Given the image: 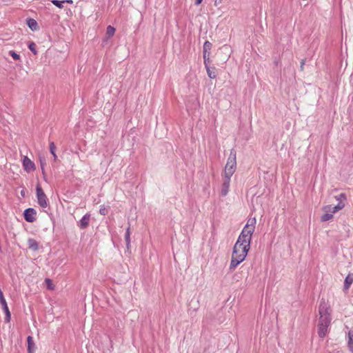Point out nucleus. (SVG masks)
Wrapping results in <instances>:
<instances>
[{"mask_svg": "<svg viewBox=\"0 0 353 353\" xmlns=\"http://www.w3.org/2000/svg\"><path fill=\"white\" fill-rule=\"evenodd\" d=\"M256 219H249L246 225L242 230L239 238L234 245L232 259L230 265V270H234L235 268L243 262L250 250L252 236L254 231Z\"/></svg>", "mask_w": 353, "mask_h": 353, "instance_id": "nucleus-1", "label": "nucleus"}, {"mask_svg": "<svg viewBox=\"0 0 353 353\" xmlns=\"http://www.w3.org/2000/svg\"><path fill=\"white\" fill-rule=\"evenodd\" d=\"M330 308L327 304L324 301H321L319 307V321L317 324L318 334L319 337L324 338L327 332L331 323V316Z\"/></svg>", "mask_w": 353, "mask_h": 353, "instance_id": "nucleus-2", "label": "nucleus"}, {"mask_svg": "<svg viewBox=\"0 0 353 353\" xmlns=\"http://www.w3.org/2000/svg\"><path fill=\"white\" fill-rule=\"evenodd\" d=\"M236 151L232 149L225 166L223 174L233 175L234 173L236 168Z\"/></svg>", "mask_w": 353, "mask_h": 353, "instance_id": "nucleus-3", "label": "nucleus"}, {"mask_svg": "<svg viewBox=\"0 0 353 353\" xmlns=\"http://www.w3.org/2000/svg\"><path fill=\"white\" fill-rule=\"evenodd\" d=\"M336 199L339 201V203L335 206L330 205H326L323 209L325 212L331 213L333 215L334 213L343 208L345 204L341 201V199L343 200L345 199V195L343 193H341L338 196H336Z\"/></svg>", "mask_w": 353, "mask_h": 353, "instance_id": "nucleus-4", "label": "nucleus"}, {"mask_svg": "<svg viewBox=\"0 0 353 353\" xmlns=\"http://www.w3.org/2000/svg\"><path fill=\"white\" fill-rule=\"evenodd\" d=\"M36 194L39 205L43 208H46L48 205V199L39 184L36 186Z\"/></svg>", "mask_w": 353, "mask_h": 353, "instance_id": "nucleus-5", "label": "nucleus"}, {"mask_svg": "<svg viewBox=\"0 0 353 353\" xmlns=\"http://www.w3.org/2000/svg\"><path fill=\"white\" fill-rule=\"evenodd\" d=\"M232 175L223 174V183L221 190V194L225 196L228 194L230 189V179Z\"/></svg>", "mask_w": 353, "mask_h": 353, "instance_id": "nucleus-6", "label": "nucleus"}, {"mask_svg": "<svg viewBox=\"0 0 353 353\" xmlns=\"http://www.w3.org/2000/svg\"><path fill=\"white\" fill-rule=\"evenodd\" d=\"M37 212L34 208H29L24 210V219L28 223H32L36 220Z\"/></svg>", "mask_w": 353, "mask_h": 353, "instance_id": "nucleus-7", "label": "nucleus"}, {"mask_svg": "<svg viewBox=\"0 0 353 353\" xmlns=\"http://www.w3.org/2000/svg\"><path fill=\"white\" fill-rule=\"evenodd\" d=\"M23 166L27 172H30L35 170V165L32 161H31L27 156H24L23 158Z\"/></svg>", "mask_w": 353, "mask_h": 353, "instance_id": "nucleus-8", "label": "nucleus"}, {"mask_svg": "<svg viewBox=\"0 0 353 353\" xmlns=\"http://www.w3.org/2000/svg\"><path fill=\"white\" fill-rule=\"evenodd\" d=\"M90 219V214L87 213L78 222L77 225L79 227L80 229L84 230L88 226Z\"/></svg>", "mask_w": 353, "mask_h": 353, "instance_id": "nucleus-9", "label": "nucleus"}, {"mask_svg": "<svg viewBox=\"0 0 353 353\" xmlns=\"http://www.w3.org/2000/svg\"><path fill=\"white\" fill-rule=\"evenodd\" d=\"M28 352V353H34L35 351V345L33 338L31 336L27 337Z\"/></svg>", "mask_w": 353, "mask_h": 353, "instance_id": "nucleus-10", "label": "nucleus"}, {"mask_svg": "<svg viewBox=\"0 0 353 353\" xmlns=\"http://www.w3.org/2000/svg\"><path fill=\"white\" fill-rule=\"evenodd\" d=\"M353 283V274H348L344 281V290H348Z\"/></svg>", "mask_w": 353, "mask_h": 353, "instance_id": "nucleus-11", "label": "nucleus"}, {"mask_svg": "<svg viewBox=\"0 0 353 353\" xmlns=\"http://www.w3.org/2000/svg\"><path fill=\"white\" fill-rule=\"evenodd\" d=\"M347 347L350 352H353V330H350L347 336Z\"/></svg>", "mask_w": 353, "mask_h": 353, "instance_id": "nucleus-12", "label": "nucleus"}, {"mask_svg": "<svg viewBox=\"0 0 353 353\" xmlns=\"http://www.w3.org/2000/svg\"><path fill=\"white\" fill-rule=\"evenodd\" d=\"M28 245L29 249H30L33 251H36L39 249V244H38L37 241L36 240H34V239H31V238L28 239Z\"/></svg>", "mask_w": 353, "mask_h": 353, "instance_id": "nucleus-13", "label": "nucleus"}, {"mask_svg": "<svg viewBox=\"0 0 353 353\" xmlns=\"http://www.w3.org/2000/svg\"><path fill=\"white\" fill-rule=\"evenodd\" d=\"M27 25L32 30H36L38 28V23L34 19H28L27 20Z\"/></svg>", "mask_w": 353, "mask_h": 353, "instance_id": "nucleus-14", "label": "nucleus"}, {"mask_svg": "<svg viewBox=\"0 0 353 353\" xmlns=\"http://www.w3.org/2000/svg\"><path fill=\"white\" fill-rule=\"evenodd\" d=\"M49 149H50V153L52 154V156L54 157V161H55L57 159V156L55 153L56 146H55V144L54 142L50 143Z\"/></svg>", "mask_w": 353, "mask_h": 353, "instance_id": "nucleus-15", "label": "nucleus"}, {"mask_svg": "<svg viewBox=\"0 0 353 353\" xmlns=\"http://www.w3.org/2000/svg\"><path fill=\"white\" fill-rule=\"evenodd\" d=\"M211 48H212V43L210 42L206 41L203 45V54H205L207 53L210 54V50H211Z\"/></svg>", "mask_w": 353, "mask_h": 353, "instance_id": "nucleus-16", "label": "nucleus"}, {"mask_svg": "<svg viewBox=\"0 0 353 353\" xmlns=\"http://www.w3.org/2000/svg\"><path fill=\"white\" fill-rule=\"evenodd\" d=\"M205 68L208 77L211 79H214L216 77V72L214 71V68L211 69L210 66Z\"/></svg>", "mask_w": 353, "mask_h": 353, "instance_id": "nucleus-17", "label": "nucleus"}, {"mask_svg": "<svg viewBox=\"0 0 353 353\" xmlns=\"http://www.w3.org/2000/svg\"><path fill=\"white\" fill-rule=\"evenodd\" d=\"M333 218V215L331 213L325 212L321 216V221L325 222Z\"/></svg>", "mask_w": 353, "mask_h": 353, "instance_id": "nucleus-18", "label": "nucleus"}, {"mask_svg": "<svg viewBox=\"0 0 353 353\" xmlns=\"http://www.w3.org/2000/svg\"><path fill=\"white\" fill-rule=\"evenodd\" d=\"M130 228H128L125 234V240L126 243V245L128 248L130 243Z\"/></svg>", "mask_w": 353, "mask_h": 353, "instance_id": "nucleus-19", "label": "nucleus"}, {"mask_svg": "<svg viewBox=\"0 0 353 353\" xmlns=\"http://www.w3.org/2000/svg\"><path fill=\"white\" fill-rule=\"evenodd\" d=\"M51 2L53 5H54L55 6H57L59 8H63V4L65 3V1H59V0H52Z\"/></svg>", "mask_w": 353, "mask_h": 353, "instance_id": "nucleus-20", "label": "nucleus"}, {"mask_svg": "<svg viewBox=\"0 0 353 353\" xmlns=\"http://www.w3.org/2000/svg\"><path fill=\"white\" fill-rule=\"evenodd\" d=\"M115 32V28L111 26H108L106 30V34L108 37H112Z\"/></svg>", "mask_w": 353, "mask_h": 353, "instance_id": "nucleus-21", "label": "nucleus"}, {"mask_svg": "<svg viewBox=\"0 0 353 353\" xmlns=\"http://www.w3.org/2000/svg\"><path fill=\"white\" fill-rule=\"evenodd\" d=\"M9 54L14 59L19 60L20 59V56L15 51L11 50L9 52Z\"/></svg>", "mask_w": 353, "mask_h": 353, "instance_id": "nucleus-22", "label": "nucleus"}, {"mask_svg": "<svg viewBox=\"0 0 353 353\" xmlns=\"http://www.w3.org/2000/svg\"><path fill=\"white\" fill-rule=\"evenodd\" d=\"M28 48L29 50L33 52L34 54H37V50H36V48H35V43L34 42H30L29 44H28Z\"/></svg>", "mask_w": 353, "mask_h": 353, "instance_id": "nucleus-23", "label": "nucleus"}, {"mask_svg": "<svg viewBox=\"0 0 353 353\" xmlns=\"http://www.w3.org/2000/svg\"><path fill=\"white\" fill-rule=\"evenodd\" d=\"M108 212V208L105 207L104 205H101L99 210V213L101 215H106Z\"/></svg>", "mask_w": 353, "mask_h": 353, "instance_id": "nucleus-24", "label": "nucleus"}, {"mask_svg": "<svg viewBox=\"0 0 353 353\" xmlns=\"http://www.w3.org/2000/svg\"><path fill=\"white\" fill-rule=\"evenodd\" d=\"M5 321L6 322H10V319H11V314H10V311H8V312H5Z\"/></svg>", "mask_w": 353, "mask_h": 353, "instance_id": "nucleus-25", "label": "nucleus"}, {"mask_svg": "<svg viewBox=\"0 0 353 353\" xmlns=\"http://www.w3.org/2000/svg\"><path fill=\"white\" fill-rule=\"evenodd\" d=\"M203 59H204V65L205 68L209 67L210 63V58H205V54H203Z\"/></svg>", "mask_w": 353, "mask_h": 353, "instance_id": "nucleus-26", "label": "nucleus"}, {"mask_svg": "<svg viewBox=\"0 0 353 353\" xmlns=\"http://www.w3.org/2000/svg\"><path fill=\"white\" fill-rule=\"evenodd\" d=\"M20 194H21L22 197H25L26 196V189L24 188L21 190Z\"/></svg>", "mask_w": 353, "mask_h": 353, "instance_id": "nucleus-27", "label": "nucleus"}, {"mask_svg": "<svg viewBox=\"0 0 353 353\" xmlns=\"http://www.w3.org/2000/svg\"><path fill=\"white\" fill-rule=\"evenodd\" d=\"M0 303L1 305V307L8 305L5 299L0 300Z\"/></svg>", "mask_w": 353, "mask_h": 353, "instance_id": "nucleus-28", "label": "nucleus"}, {"mask_svg": "<svg viewBox=\"0 0 353 353\" xmlns=\"http://www.w3.org/2000/svg\"><path fill=\"white\" fill-rule=\"evenodd\" d=\"M2 309H3L4 312L10 311L8 305L2 306Z\"/></svg>", "mask_w": 353, "mask_h": 353, "instance_id": "nucleus-29", "label": "nucleus"}, {"mask_svg": "<svg viewBox=\"0 0 353 353\" xmlns=\"http://www.w3.org/2000/svg\"><path fill=\"white\" fill-rule=\"evenodd\" d=\"M305 61L304 59H303V60H302V61H301V70H303V66H304V65H305Z\"/></svg>", "mask_w": 353, "mask_h": 353, "instance_id": "nucleus-30", "label": "nucleus"}, {"mask_svg": "<svg viewBox=\"0 0 353 353\" xmlns=\"http://www.w3.org/2000/svg\"><path fill=\"white\" fill-rule=\"evenodd\" d=\"M3 299H5V298H4V296H3V292H2V291H1V290L0 289V300Z\"/></svg>", "mask_w": 353, "mask_h": 353, "instance_id": "nucleus-31", "label": "nucleus"}, {"mask_svg": "<svg viewBox=\"0 0 353 353\" xmlns=\"http://www.w3.org/2000/svg\"><path fill=\"white\" fill-rule=\"evenodd\" d=\"M202 1L203 0H195V4L198 6L201 3Z\"/></svg>", "mask_w": 353, "mask_h": 353, "instance_id": "nucleus-32", "label": "nucleus"}, {"mask_svg": "<svg viewBox=\"0 0 353 353\" xmlns=\"http://www.w3.org/2000/svg\"><path fill=\"white\" fill-rule=\"evenodd\" d=\"M63 1H65V3H72V0H64Z\"/></svg>", "mask_w": 353, "mask_h": 353, "instance_id": "nucleus-33", "label": "nucleus"}, {"mask_svg": "<svg viewBox=\"0 0 353 353\" xmlns=\"http://www.w3.org/2000/svg\"><path fill=\"white\" fill-rule=\"evenodd\" d=\"M209 55H210V54H209V53L205 54V58L209 57Z\"/></svg>", "mask_w": 353, "mask_h": 353, "instance_id": "nucleus-34", "label": "nucleus"}, {"mask_svg": "<svg viewBox=\"0 0 353 353\" xmlns=\"http://www.w3.org/2000/svg\"><path fill=\"white\" fill-rule=\"evenodd\" d=\"M46 282H50V280L49 279H46Z\"/></svg>", "mask_w": 353, "mask_h": 353, "instance_id": "nucleus-35", "label": "nucleus"}, {"mask_svg": "<svg viewBox=\"0 0 353 353\" xmlns=\"http://www.w3.org/2000/svg\"><path fill=\"white\" fill-rule=\"evenodd\" d=\"M41 169L43 170V164L41 163Z\"/></svg>", "mask_w": 353, "mask_h": 353, "instance_id": "nucleus-36", "label": "nucleus"}]
</instances>
